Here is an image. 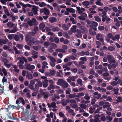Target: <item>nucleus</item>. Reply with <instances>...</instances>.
<instances>
[{"instance_id": "9d476101", "label": "nucleus", "mask_w": 122, "mask_h": 122, "mask_svg": "<svg viewBox=\"0 0 122 122\" xmlns=\"http://www.w3.org/2000/svg\"><path fill=\"white\" fill-rule=\"evenodd\" d=\"M17 59L18 60H19V61L18 62V64H24V60L22 59V57H21L19 56L17 57Z\"/></svg>"}, {"instance_id": "6ab92c4d", "label": "nucleus", "mask_w": 122, "mask_h": 122, "mask_svg": "<svg viewBox=\"0 0 122 122\" xmlns=\"http://www.w3.org/2000/svg\"><path fill=\"white\" fill-rule=\"evenodd\" d=\"M28 87L31 90H33V91H36V89L34 88L33 85L30 84L28 85Z\"/></svg>"}, {"instance_id": "2eb2a0df", "label": "nucleus", "mask_w": 122, "mask_h": 122, "mask_svg": "<svg viewBox=\"0 0 122 122\" xmlns=\"http://www.w3.org/2000/svg\"><path fill=\"white\" fill-rule=\"evenodd\" d=\"M34 31H35V32L34 33L33 32L31 33H32V35H34L35 34L37 33V31L38 30V27L37 26L34 27Z\"/></svg>"}, {"instance_id": "de8ad7c7", "label": "nucleus", "mask_w": 122, "mask_h": 122, "mask_svg": "<svg viewBox=\"0 0 122 122\" xmlns=\"http://www.w3.org/2000/svg\"><path fill=\"white\" fill-rule=\"evenodd\" d=\"M118 84L117 82L115 81H113L111 83V84L112 85L115 86L117 85Z\"/></svg>"}, {"instance_id": "69168bd1", "label": "nucleus", "mask_w": 122, "mask_h": 122, "mask_svg": "<svg viewBox=\"0 0 122 122\" xmlns=\"http://www.w3.org/2000/svg\"><path fill=\"white\" fill-rule=\"evenodd\" d=\"M71 70L74 73H76L77 71V69L76 68H72Z\"/></svg>"}, {"instance_id": "58836bf2", "label": "nucleus", "mask_w": 122, "mask_h": 122, "mask_svg": "<svg viewBox=\"0 0 122 122\" xmlns=\"http://www.w3.org/2000/svg\"><path fill=\"white\" fill-rule=\"evenodd\" d=\"M80 60L86 61H87V59L86 57H81L80 58Z\"/></svg>"}, {"instance_id": "dca6fc26", "label": "nucleus", "mask_w": 122, "mask_h": 122, "mask_svg": "<svg viewBox=\"0 0 122 122\" xmlns=\"http://www.w3.org/2000/svg\"><path fill=\"white\" fill-rule=\"evenodd\" d=\"M90 4L89 2L87 1H85L82 2V4L85 6H88Z\"/></svg>"}, {"instance_id": "680f3d73", "label": "nucleus", "mask_w": 122, "mask_h": 122, "mask_svg": "<svg viewBox=\"0 0 122 122\" xmlns=\"http://www.w3.org/2000/svg\"><path fill=\"white\" fill-rule=\"evenodd\" d=\"M36 119V116L35 115H32L31 116V117L30 119L31 121H32Z\"/></svg>"}, {"instance_id": "4d7b16f0", "label": "nucleus", "mask_w": 122, "mask_h": 122, "mask_svg": "<svg viewBox=\"0 0 122 122\" xmlns=\"http://www.w3.org/2000/svg\"><path fill=\"white\" fill-rule=\"evenodd\" d=\"M5 76H4L2 79V82L3 83L6 82L7 81V79L5 78Z\"/></svg>"}, {"instance_id": "3c124183", "label": "nucleus", "mask_w": 122, "mask_h": 122, "mask_svg": "<svg viewBox=\"0 0 122 122\" xmlns=\"http://www.w3.org/2000/svg\"><path fill=\"white\" fill-rule=\"evenodd\" d=\"M23 27L25 29H27L28 27V24L26 23H24L23 25Z\"/></svg>"}, {"instance_id": "ea45409f", "label": "nucleus", "mask_w": 122, "mask_h": 122, "mask_svg": "<svg viewBox=\"0 0 122 122\" xmlns=\"http://www.w3.org/2000/svg\"><path fill=\"white\" fill-rule=\"evenodd\" d=\"M95 27H97V26L98 24L97 22L94 21L92 20V24Z\"/></svg>"}, {"instance_id": "a19ab883", "label": "nucleus", "mask_w": 122, "mask_h": 122, "mask_svg": "<svg viewBox=\"0 0 122 122\" xmlns=\"http://www.w3.org/2000/svg\"><path fill=\"white\" fill-rule=\"evenodd\" d=\"M76 8L77 9V10L78 11V13L79 14L83 12L81 10L80 8V7H76Z\"/></svg>"}, {"instance_id": "20e7f679", "label": "nucleus", "mask_w": 122, "mask_h": 122, "mask_svg": "<svg viewBox=\"0 0 122 122\" xmlns=\"http://www.w3.org/2000/svg\"><path fill=\"white\" fill-rule=\"evenodd\" d=\"M19 102H20L21 103H22L23 105H25V101L22 97H19L16 100V103L19 104H20L19 103Z\"/></svg>"}, {"instance_id": "1a4fd4ad", "label": "nucleus", "mask_w": 122, "mask_h": 122, "mask_svg": "<svg viewBox=\"0 0 122 122\" xmlns=\"http://www.w3.org/2000/svg\"><path fill=\"white\" fill-rule=\"evenodd\" d=\"M48 81L47 80H45L42 82V85L44 88H46L48 86Z\"/></svg>"}, {"instance_id": "cd10ccee", "label": "nucleus", "mask_w": 122, "mask_h": 122, "mask_svg": "<svg viewBox=\"0 0 122 122\" xmlns=\"http://www.w3.org/2000/svg\"><path fill=\"white\" fill-rule=\"evenodd\" d=\"M62 28L64 30H67L69 29V28L65 24H63L62 25Z\"/></svg>"}, {"instance_id": "f03ea898", "label": "nucleus", "mask_w": 122, "mask_h": 122, "mask_svg": "<svg viewBox=\"0 0 122 122\" xmlns=\"http://www.w3.org/2000/svg\"><path fill=\"white\" fill-rule=\"evenodd\" d=\"M57 84L59 85L62 86V88L64 89L68 87L69 85L68 83L66 81L62 79H59L58 80Z\"/></svg>"}, {"instance_id": "8fccbe9b", "label": "nucleus", "mask_w": 122, "mask_h": 122, "mask_svg": "<svg viewBox=\"0 0 122 122\" xmlns=\"http://www.w3.org/2000/svg\"><path fill=\"white\" fill-rule=\"evenodd\" d=\"M63 36L66 38H69V37L67 33L66 32H64L63 33Z\"/></svg>"}, {"instance_id": "39448f33", "label": "nucleus", "mask_w": 122, "mask_h": 122, "mask_svg": "<svg viewBox=\"0 0 122 122\" xmlns=\"http://www.w3.org/2000/svg\"><path fill=\"white\" fill-rule=\"evenodd\" d=\"M25 66L26 67V69H27L30 71H31L35 68L34 65H30V64H28L26 63L25 64Z\"/></svg>"}, {"instance_id": "864d4df0", "label": "nucleus", "mask_w": 122, "mask_h": 122, "mask_svg": "<svg viewBox=\"0 0 122 122\" xmlns=\"http://www.w3.org/2000/svg\"><path fill=\"white\" fill-rule=\"evenodd\" d=\"M29 92H28L26 94V97L28 99H29L31 97V95Z\"/></svg>"}, {"instance_id": "4be33fe9", "label": "nucleus", "mask_w": 122, "mask_h": 122, "mask_svg": "<svg viewBox=\"0 0 122 122\" xmlns=\"http://www.w3.org/2000/svg\"><path fill=\"white\" fill-rule=\"evenodd\" d=\"M31 36L29 35H26L25 37V39L26 41L27 42L29 41L30 39H31Z\"/></svg>"}, {"instance_id": "49530a36", "label": "nucleus", "mask_w": 122, "mask_h": 122, "mask_svg": "<svg viewBox=\"0 0 122 122\" xmlns=\"http://www.w3.org/2000/svg\"><path fill=\"white\" fill-rule=\"evenodd\" d=\"M16 46L20 49H21L23 47V46L22 45L18 44Z\"/></svg>"}, {"instance_id": "473e14b6", "label": "nucleus", "mask_w": 122, "mask_h": 122, "mask_svg": "<svg viewBox=\"0 0 122 122\" xmlns=\"http://www.w3.org/2000/svg\"><path fill=\"white\" fill-rule=\"evenodd\" d=\"M77 83L79 84L80 85L82 86L83 84H82V81L80 79H78L77 81Z\"/></svg>"}, {"instance_id": "c85d7f7f", "label": "nucleus", "mask_w": 122, "mask_h": 122, "mask_svg": "<svg viewBox=\"0 0 122 122\" xmlns=\"http://www.w3.org/2000/svg\"><path fill=\"white\" fill-rule=\"evenodd\" d=\"M108 50L110 51H113L115 49V46H110L108 47Z\"/></svg>"}, {"instance_id": "aec40b11", "label": "nucleus", "mask_w": 122, "mask_h": 122, "mask_svg": "<svg viewBox=\"0 0 122 122\" xmlns=\"http://www.w3.org/2000/svg\"><path fill=\"white\" fill-rule=\"evenodd\" d=\"M70 106L71 108H75L77 107L78 105L76 103L71 104L70 105Z\"/></svg>"}, {"instance_id": "e2e57ef3", "label": "nucleus", "mask_w": 122, "mask_h": 122, "mask_svg": "<svg viewBox=\"0 0 122 122\" xmlns=\"http://www.w3.org/2000/svg\"><path fill=\"white\" fill-rule=\"evenodd\" d=\"M97 95V97L94 96V98L96 99H99L101 97V95L100 94H98Z\"/></svg>"}, {"instance_id": "9b49d317", "label": "nucleus", "mask_w": 122, "mask_h": 122, "mask_svg": "<svg viewBox=\"0 0 122 122\" xmlns=\"http://www.w3.org/2000/svg\"><path fill=\"white\" fill-rule=\"evenodd\" d=\"M57 19L55 17H52L50 18L49 21L51 23L56 22Z\"/></svg>"}, {"instance_id": "a878e982", "label": "nucleus", "mask_w": 122, "mask_h": 122, "mask_svg": "<svg viewBox=\"0 0 122 122\" xmlns=\"http://www.w3.org/2000/svg\"><path fill=\"white\" fill-rule=\"evenodd\" d=\"M94 18L95 20L97 21L100 22L101 21V19H100L98 16H94Z\"/></svg>"}, {"instance_id": "f704fd0d", "label": "nucleus", "mask_w": 122, "mask_h": 122, "mask_svg": "<svg viewBox=\"0 0 122 122\" xmlns=\"http://www.w3.org/2000/svg\"><path fill=\"white\" fill-rule=\"evenodd\" d=\"M113 91H114V94L115 95H117L118 94L119 89L117 88L116 89L114 88L113 90Z\"/></svg>"}, {"instance_id": "e433bc0d", "label": "nucleus", "mask_w": 122, "mask_h": 122, "mask_svg": "<svg viewBox=\"0 0 122 122\" xmlns=\"http://www.w3.org/2000/svg\"><path fill=\"white\" fill-rule=\"evenodd\" d=\"M45 25L43 23H41L40 24L39 26V27L40 29H41L42 28H43L45 27Z\"/></svg>"}, {"instance_id": "37998d69", "label": "nucleus", "mask_w": 122, "mask_h": 122, "mask_svg": "<svg viewBox=\"0 0 122 122\" xmlns=\"http://www.w3.org/2000/svg\"><path fill=\"white\" fill-rule=\"evenodd\" d=\"M4 12H5V14H6L7 16H10V14L8 10L7 9L5 10Z\"/></svg>"}, {"instance_id": "c03bdc74", "label": "nucleus", "mask_w": 122, "mask_h": 122, "mask_svg": "<svg viewBox=\"0 0 122 122\" xmlns=\"http://www.w3.org/2000/svg\"><path fill=\"white\" fill-rule=\"evenodd\" d=\"M80 106L81 108L84 109H85L86 108V105L85 104H81L80 105Z\"/></svg>"}, {"instance_id": "412c9836", "label": "nucleus", "mask_w": 122, "mask_h": 122, "mask_svg": "<svg viewBox=\"0 0 122 122\" xmlns=\"http://www.w3.org/2000/svg\"><path fill=\"white\" fill-rule=\"evenodd\" d=\"M13 68H14V70L17 73H18L19 72V69H17V68H18V67L15 65H14L13 66Z\"/></svg>"}, {"instance_id": "393cba45", "label": "nucleus", "mask_w": 122, "mask_h": 122, "mask_svg": "<svg viewBox=\"0 0 122 122\" xmlns=\"http://www.w3.org/2000/svg\"><path fill=\"white\" fill-rule=\"evenodd\" d=\"M2 71L3 72L4 75L6 76L8 74L5 68H3L2 70Z\"/></svg>"}, {"instance_id": "0e129e2a", "label": "nucleus", "mask_w": 122, "mask_h": 122, "mask_svg": "<svg viewBox=\"0 0 122 122\" xmlns=\"http://www.w3.org/2000/svg\"><path fill=\"white\" fill-rule=\"evenodd\" d=\"M50 59L51 61H52V62H55L56 60V59L53 57H51L50 58Z\"/></svg>"}, {"instance_id": "0eeeda50", "label": "nucleus", "mask_w": 122, "mask_h": 122, "mask_svg": "<svg viewBox=\"0 0 122 122\" xmlns=\"http://www.w3.org/2000/svg\"><path fill=\"white\" fill-rule=\"evenodd\" d=\"M35 89L36 90H38L39 89V87H41L42 86V82L41 81H39L37 83L35 84Z\"/></svg>"}, {"instance_id": "09e8293b", "label": "nucleus", "mask_w": 122, "mask_h": 122, "mask_svg": "<svg viewBox=\"0 0 122 122\" xmlns=\"http://www.w3.org/2000/svg\"><path fill=\"white\" fill-rule=\"evenodd\" d=\"M68 98H74L75 97H76V95H75L74 94H70L68 96Z\"/></svg>"}, {"instance_id": "4468645a", "label": "nucleus", "mask_w": 122, "mask_h": 122, "mask_svg": "<svg viewBox=\"0 0 122 122\" xmlns=\"http://www.w3.org/2000/svg\"><path fill=\"white\" fill-rule=\"evenodd\" d=\"M77 95H76V97H77L80 98V97L83 96L85 95L84 93L83 92H80L77 94Z\"/></svg>"}, {"instance_id": "c9c22d12", "label": "nucleus", "mask_w": 122, "mask_h": 122, "mask_svg": "<svg viewBox=\"0 0 122 122\" xmlns=\"http://www.w3.org/2000/svg\"><path fill=\"white\" fill-rule=\"evenodd\" d=\"M44 46L46 48H47L48 46L50 44L48 41H45L44 43Z\"/></svg>"}, {"instance_id": "4c0bfd02", "label": "nucleus", "mask_w": 122, "mask_h": 122, "mask_svg": "<svg viewBox=\"0 0 122 122\" xmlns=\"http://www.w3.org/2000/svg\"><path fill=\"white\" fill-rule=\"evenodd\" d=\"M51 30L55 32L56 31H58L60 30L58 28L56 27L52 29Z\"/></svg>"}, {"instance_id": "72a5a7b5", "label": "nucleus", "mask_w": 122, "mask_h": 122, "mask_svg": "<svg viewBox=\"0 0 122 122\" xmlns=\"http://www.w3.org/2000/svg\"><path fill=\"white\" fill-rule=\"evenodd\" d=\"M65 101V99H62L61 100L62 105L64 107H65L66 106L67 104L66 103V102Z\"/></svg>"}, {"instance_id": "c756f323", "label": "nucleus", "mask_w": 122, "mask_h": 122, "mask_svg": "<svg viewBox=\"0 0 122 122\" xmlns=\"http://www.w3.org/2000/svg\"><path fill=\"white\" fill-rule=\"evenodd\" d=\"M14 34H9L8 35V37L9 39L11 40L14 36Z\"/></svg>"}, {"instance_id": "6e6552de", "label": "nucleus", "mask_w": 122, "mask_h": 122, "mask_svg": "<svg viewBox=\"0 0 122 122\" xmlns=\"http://www.w3.org/2000/svg\"><path fill=\"white\" fill-rule=\"evenodd\" d=\"M47 105L48 107L49 108L52 107L53 108H56L57 107L56 105V103L54 102L51 103V104L49 103H47Z\"/></svg>"}, {"instance_id": "052dcab7", "label": "nucleus", "mask_w": 122, "mask_h": 122, "mask_svg": "<svg viewBox=\"0 0 122 122\" xmlns=\"http://www.w3.org/2000/svg\"><path fill=\"white\" fill-rule=\"evenodd\" d=\"M106 118L107 120H108L109 121H111L112 119V117H110L109 116H107Z\"/></svg>"}, {"instance_id": "79ce46f5", "label": "nucleus", "mask_w": 122, "mask_h": 122, "mask_svg": "<svg viewBox=\"0 0 122 122\" xmlns=\"http://www.w3.org/2000/svg\"><path fill=\"white\" fill-rule=\"evenodd\" d=\"M26 77H27L29 79H31L33 78V76L32 75L30 74H27V75Z\"/></svg>"}, {"instance_id": "7c9ffc66", "label": "nucleus", "mask_w": 122, "mask_h": 122, "mask_svg": "<svg viewBox=\"0 0 122 122\" xmlns=\"http://www.w3.org/2000/svg\"><path fill=\"white\" fill-rule=\"evenodd\" d=\"M14 39L16 41H18L20 39V37L18 35H16L14 36Z\"/></svg>"}, {"instance_id": "f3484780", "label": "nucleus", "mask_w": 122, "mask_h": 122, "mask_svg": "<svg viewBox=\"0 0 122 122\" xmlns=\"http://www.w3.org/2000/svg\"><path fill=\"white\" fill-rule=\"evenodd\" d=\"M56 51L59 52L63 53H65L66 52L65 51L62 49H56Z\"/></svg>"}, {"instance_id": "f257e3e1", "label": "nucleus", "mask_w": 122, "mask_h": 122, "mask_svg": "<svg viewBox=\"0 0 122 122\" xmlns=\"http://www.w3.org/2000/svg\"><path fill=\"white\" fill-rule=\"evenodd\" d=\"M107 57L108 59L109 63L111 64L112 63H113L112 64V67L113 69L115 68L117 66V65L115 64L116 63V61L115 60L113 56L111 55H108L107 56Z\"/></svg>"}, {"instance_id": "2f4dec72", "label": "nucleus", "mask_w": 122, "mask_h": 122, "mask_svg": "<svg viewBox=\"0 0 122 122\" xmlns=\"http://www.w3.org/2000/svg\"><path fill=\"white\" fill-rule=\"evenodd\" d=\"M102 20L103 22H104L106 20L107 18V16L106 15H102Z\"/></svg>"}, {"instance_id": "6e6d98bb", "label": "nucleus", "mask_w": 122, "mask_h": 122, "mask_svg": "<svg viewBox=\"0 0 122 122\" xmlns=\"http://www.w3.org/2000/svg\"><path fill=\"white\" fill-rule=\"evenodd\" d=\"M51 47H52L53 49H55L57 47V45L53 43L52 44Z\"/></svg>"}, {"instance_id": "f8f14e48", "label": "nucleus", "mask_w": 122, "mask_h": 122, "mask_svg": "<svg viewBox=\"0 0 122 122\" xmlns=\"http://www.w3.org/2000/svg\"><path fill=\"white\" fill-rule=\"evenodd\" d=\"M76 32L77 34L76 35V36L78 38H81L82 37V34L81 33V32L80 30L78 29L76 30Z\"/></svg>"}, {"instance_id": "5fc2aeb1", "label": "nucleus", "mask_w": 122, "mask_h": 122, "mask_svg": "<svg viewBox=\"0 0 122 122\" xmlns=\"http://www.w3.org/2000/svg\"><path fill=\"white\" fill-rule=\"evenodd\" d=\"M104 29L105 27L104 26H99L98 28L99 30L100 31H102L104 30Z\"/></svg>"}, {"instance_id": "a211bd4d", "label": "nucleus", "mask_w": 122, "mask_h": 122, "mask_svg": "<svg viewBox=\"0 0 122 122\" xmlns=\"http://www.w3.org/2000/svg\"><path fill=\"white\" fill-rule=\"evenodd\" d=\"M56 73L55 71L54 70H50V71L49 75L53 76H54Z\"/></svg>"}, {"instance_id": "7ed1b4c3", "label": "nucleus", "mask_w": 122, "mask_h": 122, "mask_svg": "<svg viewBox=\"0 0 122 122\" xmlns=\"http://www.w3.org/2000/svg\"><path fill=\"white\" fill-rule=\"evenodd\" d=\"M41 94V96H44V97L45 98H47L49 97V93L46 92H44L41 89L40 91Z\"/></svg>"}, {"instance_id": "603ef678", "label": "nucleus", "mask_w": 122, "mask_h": 122, "mask_svg": "<svg viewBox=\"0 0 122 122\" xmlns=\"http://www.w3.org/2000/svg\"><path fill=\"white\" fill-rule=\"evenodd\" d=\"M54 41L55 43H58L59 42V40L58 37H55L54 38Z\"/></svg>"}, {"instance_id": "a18cd8bd", "label": "nucleus", "mask_w": 122, "mask_h": 122, "mask_svg": "<svg viewBox=\"0 0 122 122\" xmlns=\"http://www.w3.org/2000/svg\"><path fill=\"white\" fill-rule=\"evenodd\" d=\"M40 42L39 41L36 40L33 41V44L36 45H37L40 44Z\"/></svg>"}, {"instance_id": "13d9d810", "label": "nucleus", "mask_w": 122, "mask_h": 122, "mask_svg": "<svg viewBox=\"0 0 122 122\" xmlns=\"http://www.w3.org/2000/svg\"><path fill=\"white\" fill-rule=\"evenodd\" d=\"M0 42H1L4 44H6V41L5 40L3 39H0Z\"/></svg>"}, {"instance_id": "ddd939ff", "label": "nucleus", "mask_w": 122, "mask_h": 122, "mask_svg": "<svg viewBox=\"0 0 122 122\" xmlns=\"http://www.w3.org/2000/svg\"><path fill=\"white\" fill-rule=\"evenodd\" d=\"M66 11L69 12L70 13H75L76 11L75 10L73 9V8H67L66 9Z\"/></svg>"}, {"instance_id": "338daca9", "label": "nucleus", "mask_w": 122, "mask_h": 122, "mask_svg": "<svg viewBox=\"0 0 122 122\" xmlns=\"http://www.w3.org/2000/svg\"><path fill=\"white\" fill-rule=\"evenodd\" d=\"M9 88L10 90H11L13 89V85L12 84H10L9 85Z\"/></svg>"}, {"instance_id": "774afa93", "label": "nucleus", "mask_w": 122, "mask_h": 122, "mask_svg": "<svg viewBox=\"0 0 122 122\" xmlns=\"http://www.w3.org/2000/svg\"><path fill=\"white\" fill-rule=\"evenodd\" d=\"M64 93V91L63 90L61 89H59L58 90V92H57V93L58 94H61V93Z\"/></svg>"}, {"instance_id": "423d86ee", "label": "nucleus", "mask_w": 122, "mask_h": 122, "mask_svg": "<svg viewBox=\"0 0 122 122\" xmlns=\"http://www.w3.org/2000/svg\"><path fill=\"white\" fill-rule=\"evenodd\" d=\"M33 8L32 9L33 10V12L34 15H36L37 13V11H38V9H39V8L37 6L33 5L32 6Z\"/></svg>"}, {"instance_id": "5701e85b", "label": "nucleus", "mask_w": 122, "mask_h": 122, "mask_svg": "<svg viewBox=\"0 0 122 122\" xmlns=\"http://www.w3.org/2000/svg\"><path fill=\"white\" fill-rule=\"evenodd\" d=\"M44 14L46 15H48L50 14V12L49 10L46 8H44Z\"/></svg>"}, {"instance_id": "bb28decb", "label": "nucleus", "mask_w": 122, "mask_h": 122, "mask_svg": "<svg viewBox=\"0 0 122 122\" xmlns=\"http://www.w3.org/2000/svg\"><path fill=\"white\" fill-rule=\"evenodd\" d=\"M7 25L8 27L12 28L14 24L13 23H11L9 22L7 23Z\"/></svg>"}, {"instance_id": "bf43d9fd", "label": "nucleus", "mask_w": 122, "mask_h": 122, "mask_svg": "<svg viewBox=\"0 0 122 122\" xmlns=\"http://www.w3.org/2000/svg\"><path fill=\"white\" fill-rule=\"evenodd\" d=\"M19 79L20 81L21 82H23L24 80L23 77L21 76H19Z\"/></svg>"}, {"instance_id": "b1692460", "label": "nucleus", "mask_w": 122, "mask_h": 122, "mask_svg": "<svg viewBox=\"0 0 122 122\" xmlns=\"http://www.w3.org/2000/svg\"><path fill=\"white\" fill-rule=\"evenodd\" d=\"M36 39L35 38H33L32 40H29V43H28V45L29 46H31V45H33V41Z\"/></svg>"}]
</instances>
